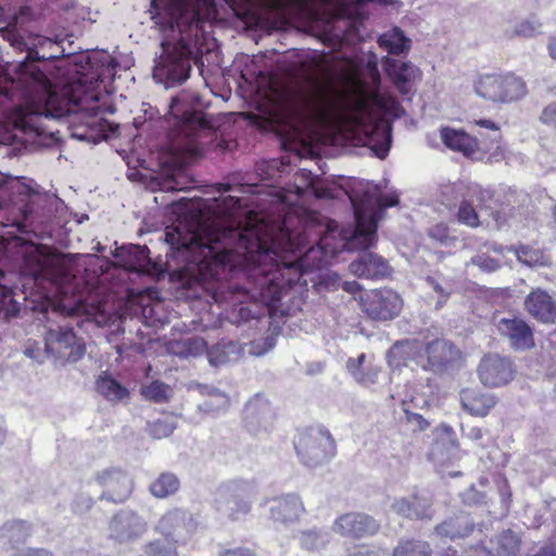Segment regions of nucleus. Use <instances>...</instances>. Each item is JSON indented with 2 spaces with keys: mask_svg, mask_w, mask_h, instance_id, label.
<instances>
[{
  "mask_svg": "<svg viewBox=\"0 0 556 556\" xmlns=\"http://www.w3.org/2000/svg\"><path fill=\"white\" fill-rule=\"evenodd\" d=\"M348 1L353 4H356V5H362V4H365L368 2H372L374 0H348Z\"/></svg>",
  "mask_w": 556,
  "mask_h": 556,
  "instance_id": "nucleus-61",
  "label": "nucleus"
},
{
  "mask_svg": "<svg viewBox=\"0 0 556 556\" xmlns=\"http://www.w3.org/2000/svg\"><path fill=\"white\" fill-rule=\"evenodd\" d=\"M420 503L417 497H414L412 501L402 498L394 504L395 510L406 518L422 519L429 517L426 513L418 509Z\"/></svg>",
  "mask_w": 556,
  "mask_h": 556,
  "instance_id": "nucleus-36",
  "label": "nucleus"
},
{
  "mask_svg": "<svg viewBox=\"0 0 556 556\" xmlns=\"http://www.w3.org/2000/svg\"><path fill=\"white\" fill-rule=\"evenodd\" d=\"M242 3H260L269 9H278L281 7V0H239Z\"/></svg>",
  "mask_w": 556,
  "mask_h": 556,
  "instance_id": "nucleus-52",
  "label": "nucleus"
},
{
  "mask_svg": "<svg viewBox=\"0 0 556 556\" xmlns=\"http://www.w3.org/2000/svg\"><path fill=\"white\" fill-rule=\"evenodd\" d=\"M422 342L417 339L396 341L388 352L389 363L400 367L414 362L421 368Z\"/></svg>",
  "mask_w": 556,
  "mask_h": 556,
  "instance_id": "nucleus-25",
  "label": "nucleus"
},
{
  "mask_svg": "<svg viewBox=\"0 0 556 556\" xmlns=\"http://www.w3.org/2000/svg\"><path fill=\"white\" fill-rule=\"evenodd\" d=\"M407 422L413 426L414 431H425L430 426L429 421L421 414L405 410Z\"/></svg>",
  "mask_w": 556,
  "mask_h": 556,
  "instance_id": "nucleus-44",
  "label": "nucleus"
},
{
  "mask_svg": "<svg viewBox=\"0 0 556 556\" xmlns=\"http://www.w3.org/2000/svg\"><path fill=\"white\" fill-rule=\"evenodd\" d=\"M5 75L4 67L0 64V78Z\"/></svg>",
  "mask_w": 556,
  "mask_h": 556,
  "instance_id": "nucleus-62",
  "label": "nucleus"
},
{
  "mask_svg": "<svg viewBox=\"0 0 556 556\" xmlns=\"http://www.w3.org/2000/svg\"><path fill=\"white\" fill-rule=\"evenodd\" d=\"M35 55H38V52H35ZM38 60H39V58L38 56H34L33 55V51H29L27 53L26 60L23 61V63H26L28 65V71H36V70L41 71L37 65L34 64V62H36ZM21 64H22V62L17 66V73H18L17 81H12V85L16 89H20L22 91V96H24L25 84L21 83V77H22V71L20 68Z\"/></svg>",
  "mask_w": 556,
  "mask_h": 556,
  "instance_id": "nucleus-42",
  "label": "nucleus"
},
{
  "mask_svg": "<svg viewBox=\"0 0 556 556\" xmlns=\"http://www.w3.org/2000/svg\"><path fill=\"white\" fill-rule=\"evenodd\" d=\"M45 341L47 351L66 363H76L86 353L85 343L77 338L72 328L50 329Z\"/></svg>",
  "mask_w": 556,
  "mask_h": 556,
  "instance_id": "nucleus-12",
  "label": "nucleus"
},
{
  "mask_svg": "<svg viewBox=\"0 0 556 556\" xmlns=\"http://www.w3.org/2000/svg\"><path fill=\"white\" fill-rule=\"evenodd\" d=\"M421 368L433 372L445 369L451 361L452 345L445 340L434 339L422 342Z\"/></svg>",
  "mask_w": 556,
  "mask_h": 556,
  "instance_id": "nucleus-22",
  "label": "nucleus"
},
{
  "mask_svg": "<svg viewBox=\"0 0 556 556\" xmlns=\"http://www.w3.org/2000/svg\"><path fill=\"white\" fill-rule=\"evenodd\" d=\"M320 225L286 214L280 224L250 211L244 227L205 226L199 218L166 227V265L217 304L239 305L241 320L258 319L247 302L263 304L270 317L301 309L304 274L323 268L336 250Z\"/></svg>",
  "mask_w": 556,
  "mask_h": 556,
  "instance_id": "nucleus-1",
  "label": "nucleus"
},
{
  "mask_svg": "<svg viewBox=\"0 0 556 556\" xmlns=\"http://www.w3.org/2000/svg\"><path fill=\"white\" fill-rule=\"evenodd\" d=\"M468 438L472 441H478V440H481L482 437H483V431L481 428L479 427H473L469 430L468 432Z\"/></svg>",
  "mask_w": 556,
  "mask_h": 556,
  "instance_id": "nucleus-56",
  "label": "nucleus"
},
{
  "mask_svg": "<svg viewBox=\"0 0 556 556\" xmlns=\"http://www.w3.org/2000/svg\"><path fill=\"white\" fill-rule=\"evenodd\" d=\"M9 556H54L53 552L45 547H23L14 549Z\"/></svg>",
  "mask_w": 556,
  "mask_h": 556,
  "instance_id": "nucleus-43",
  "label": "nucleus"
},
{
  "mask_svg": "<svg viewBox=\"0 0 556 556\" xmlns=\"http://www.w3.org/2000/svg\"><path fill=\"white\" fill-rule=\"evenodd\" d=\"M97 481L103 488V496L111 502L123 503L131 494V479L123 470H104L98 475Z\"/></svg>",
  "mask_w": 556,
  "mask_h": 556,
  "instance_id": "nucleus-20",
  "label": "nucleus"
},
{
  "mask_svg": "<svg viewBox=\"0 0 556 556\" xmlns=\"http://www.w3.org/2000/svg\"><path fill=\"white\" fill-rule=\"evenodd\" d=\"M34 202L26 195L18 197L12 204L0 202V224L3 227H15L20 232H28L33 225ZM14 274L0 269V318L16 316L20 304L14 299L16 286L13 283Z\"/></svg>",
  "mask_w": 556,
  "mask_h": 556,
  "instance_id": "nucleus-7",
  "label": "nucleus"
},
{
  "mask_svg": "<svg viewBox=\"0 0 556 556\" xmlns=\"http://www.w3.org/2000/svg\"><path fill=\"white\" fill-rule=\"evenodd\" d=\"M501 337L515 350H530L534 346L532 328L521 318H501L496 324Z\"/></svg>",
  "mask_w": 556,
  "mask_h": 556,
  "instance_id": "nucleus-18",
  "label": "nucleus"
},
{
  "mask_svg": "<svg viewBox=\"0 0 556 556\" xmlns=\"http://www.w3.org/2000/svg\"><path fill=\"white\" fill-rule=\"evenodd\" d=\"M293 445L301 462L306 466H317L329 460L336 454L333 437L324 426H309L299 429Z\"/></svg>",
  "mask_w": 556,
  "mask_h": 556,
  "instance_id": "nucleus-10",
  "label": "nucleus"
},
{
  "mask_svg": "<svg viewBox=\"0 0 556 556\" xmlns=\"http://www.w3.org/2000/svg\"><path fill=\"white\" fill-rule=\"evenodd\" d=\"M351 243L364 250L349 265L350 271L362 279H383L391 275L392 268L389 262L382 256L367 251L369 248H362L359 241L352 237Z\"/></svg>",
  "mask_w": 556,
  "mask_h": 556,
  "instance_id": "nucleus-15",
  "label": "nucleus"
},
{
  "mask_svg": "<svg viewBox=\"0 0 556 556\" xmlns=\"http://www.w3.org/2000/svg\"><path fill=\"white\" fill-rule=\"evenodd\" d=\"M348 556H377L376 552L368 545L357 544Z\"/></svg>",
  "mask_w": 556,
  "mask_h": 556,
  "instance_id": "nucleus-50",
  "label": "nucleus"
},
{
  "mask_svg": "<svg viewBox=\"0 0 556 556\" xmlns=\"http://www.w3.org/2000/svg\"><path fill=\"white\" fill-rule=\"evenodd\" d=\"M334 529L342 536L362 540L376 535L380 531V523L368 514L351 511L336 519Z\"/></svg>",
  "mask_w": 556,
  "mask_h": 556,
  "instance_id": "nucleus-14",
  "label": "nucleus"
},
{
  "mask_svg": "<svg viewBox=\"0 0 556 556\" xmlns=\"http://www.w3.org/2000/svg\"><path fill=\"white\" fill-rule=\"evenodd\" d=\"M149 254L146 245L130 244L116 249L115 258L118 265L128 271L148 273L152 265Z\"/></svg>",
  "mask_w": 556,
  "mask_h": 556,
  "instance_id": "nucleus-24",
  "label": "nucleus"
},
{
  "mask_svg": "<svg viewBox=\"0 0 556 556\" xmlns=\"http://www.w3.org/2000/svg\"><path fill=\"white\" fill-rule=\"evenodd\" d=\"M393 556H432V548L426 541L406 539L401 540L394 547Z\"/></svg>",
  "mask_w": 556,
  "mask_h": 556,
  "instance_id": "nucleus-33",
  "label": "nucleus"
},
{
  "mask_svg": "<svg viewBox=\"0 0 556 556\" xmlns=\"http://www.w3.org/2000/svg\"><path fill=\"white\" fill-rule=\"evenodd\" d=\"M430 236L443 242L448 238V228L444 225H435L430 230Z\"/></svg>",
  "mask_w": 556,
  "mask_h": 556,
  "instance_id": "nucleus-51",
  "label": "nucleus"
},
{
  "mask_svg": "<svg viewBox=\"0 0 556 556\" xmlns=\"http://www.w3.org/2000/svg\"><path fill=\"white\" fill-rule=\"evenodd\" d=\"M81 70H83L81 72L80 71H76V74H77L76 79L80 76L81 73H84V74H91V73L99 72V73H101V80H100L99 85L103 81V76H104V68L103 67H96V68H93V66L90 65V71L89 72H85L86 71L85 66H81Z\"/></svg>",
  "mask_w": 556,
  "mask_h": 556,
  "instance_id": "nucleus-57",
  "label": "nucleus"
},
{
  "mask_svg": "<svg viewBox=\"0 0 556 556\" xmlns=\"http://www.w3.org/2000/svg\"><path fill=\"white\" fill-rule=\"evenodd\" d=\"M525 308L536 320L551 324L556 320V302L542 289L532 290L525 300Z\"/></svg>",
  "mask_w": 556,
  "mask_h": 556,
  "instance_id": "nucleus-23",
  "label": "nucleus"
},
{
  "mask_svg": "<svg viewBox=\"0 0 556 556\" xmlns=\"http://www.w3.org/2000/svg\"><path fill=\"white\" fill-rule=\"evenodd\" d=\"M543 24L541 21L532 15L530 18H525L518 22L514 28L511 36L521 38H533L542 34Z\"/></svg>",
  "mask_w": 556,
  "mask_h": 556,
  "instance_id": "nucleus-34",
  "label": "nucleus"
},
{
  "mask_svg": "<svg viewBox=\"0 0 556 556\" xmlns=\"http://www.w3.org/2000/svg\"><path fill=\"white\" fill-rule=\"evenodd\" d=\"M235 506L230 514L232 519H238L241 515H247L250 511V505L245 501L237 500L235 501Z\"/></svg>",
  "mask_w": 556,
  "mask_h": 556,
  "instance_id": "nucleus-48",
  "label": "nucleus"
},
{
  "mask_svg": "<svg viewBox=\"0 0 556 556\" xmlns=\"http://www.w3.org/2000/svg\"><path fill=\"white\" fill-rule=\"evenodd\" d=\"M81 70H83L81 72L80 71H76V74H77L76 79L80 76L81 73H84V74H91V73L99 72V73H101V80H100L99 85L103 81V76H104V68L103 67H96V68H93V66L90 65V71L89 72H85L86 71L85 66H81Z\"/></svg>",
  "mask_w": 556,
  "mask_h": 556,
  "instance_id": "nucleus-58",
  "label": "nucleus"
},
{
  "mask_svg": "<svg viewBox=\"0 0 556 556\" xmlns=\"http://www.w3.org/2000/svg\"><path fill=\"white\" fill-rule=\"evenodd\" d=\"M478 375L484 386L497 388L513 379L514 370L508 358L494 354L482 358L478 367Z\"/></svg>",
  "mask_w": 556,
  "mask_h": 556,
  "instance_id": "nucleus-17",
  "label": "nucleus"
},
{
  "mask_svg": "<svg viewBox=\"0 0 556 556\" xmlns=\"http://www.w3.org/2000/svg\"><path fill=\"white\" fill-rule=\"evenodd\" d=\"M185 511L174 509L166 513L159 521V530L164 534V538L154 539L148 542L142 551L144 556H178L177 540L173 534L185 521Z\"/></svg>",
  "mask_w": 556,
  "mask_h": 556,
  "instance_id": "nucleus-13",
  "label": "nucleus"
},
{
  "mask_svg": "<svg viewBox=\"0 0 556 556\" xmlns=\"http://www.w3.org/2000/svg\"><path fill=\"white\" fill-rule=\"evenodd\" d=\"M1 530L2 535L7 538L10 543H24L33 533L31 525L21 519L7 521Z\"/></svg>",
  "mask_w": 556,
  "mask_h": 556,
  "instance_id": "nucleus-32",
  "label": "nucleus"
},
{
  "mask_svg": "<svg viewBox=\"0 0 556 556\" xmlns=\"http://www.w3.org/2000/svg\"><path fill=\"white\" fill-rule=\"evenodd\" d=\"M442 556H460L458 552L453 547H447L443 549Z\"/></svg>",
  "mask_w": 556,
  "mask_h": 556,
  "instance_id": "nucleus-59",
  "label": "nucleus"
},
{
  "mask_svg": "<svg viewBox=\"0 0 556 556\" xmlns=\"http://www.w3.org/2000/svg\"><path fill=\"white\" fill-rule=\"evenodd\" d=\"M170 115L173 125L168 131V150L178 156H191L199 151L200 132L214 130L216 121L202 111L179 110V99L172 98Z\"/></svg>",
  "mask_w": 556,
  "mask_h": 556,
  "instance_id": "nucleus-6",
  "label": "nucleus"
},
{
  "mask_svg": "<svg viewBox=\"0 0 556 556\" xmlns=\"http://www.w3.org/2000/svg\"><path fill=\"white\" fill-rule=\"evenodd\" d=\"M539 121L556 132V101L545 105L539 116Z\"/></svg>",
  "mask_w": 556,
  "mask_h": 556,
  "instance_id": "nucleus-41",
  "label": "nucleus"
},
{
  "mask_svg": "<svg viewBox=\"0 0 556 556\" xmlns=\"http://www.w3.org/2000/svg\"><path fill=\"white\" fill-rule=\"evenodd\" d=\"M343 290L349 293H356L357 291H361V285L357 281H346L343 283Z\"/></svg>",
  "mask_w": 556,
  "mask_h": 556,
  "instance_id": "nucleus-53",
  "label": "nucleus"
},
{
  "mask_svg": "<svg viewBox=\"0 0 556 556\" xmlns=\"http://www.w3.org/2000/svg\"><path fill=\"white\" fill-rule=\"evenodd\" d=\"M440 138L447 149L462 153L465 157L475 159L482 152L478 138L464 129H455L450 126L441 127Z\"/></svg>",
  "mask_w": 556,
  "mask_h": 556,
  "instance_id": "nucleus-21",
  "label": "nucleus"
},
{
  "mask_svg": "<svg viewBox=\"0 0 556 556\" xmlns=\"http://www.w3.org/2000/svg\"><path fill=\"white\" fill-rule=\"evenodd\" d=\"M299 541L300 546L308 552L317 551L325 545L324 539L316 530H306L301 532Z\"/></svg>",
  "mask_w": 556,
  "mask_h": 556,
  "instance_id": "nucleus-38",
  "label": "nucleus"
},
{
  "mask_svg": "<svg viewBox=\"0 0 556 556\" xmlns=\"http://www.w3.org/2000/svg\"><path fill=\"white\" fill-rule=\"evenodd\" d=\"M96 390L109 402H121L129 397V391L108 371H102L96 380Z\"/></svg>",
  "mask_w": 556,
  "mask_h": 556,
  "instance_id": "nucleus-29",
  "label": "nucleus"
},
{
  "mask_svg": "<svg viewBox=\"0 0 556 556\" xmlns=\"http://www.w3.org/2000/svg\"><path fill=\"white\" fill-rule=\"evenodd\" d=\"M473 89L486 102L501 105L517 103L529 93L525 78L513 71L480 74Z\"/></svg>",
  "mask_w": 556,
  "mask_h": 556,
  "instance_id": "nucleus-9",
  "label": "nucleus"
},
{
  "mask_svg": "<svg viewBox=\"0 0 556 556\" xmlns=\"http://www.w3.org/2000/svg\"><path fill=\"white\" fill-rule=\"evenodd\" d=\"M361 311L375 321H389L396 318L403 308L401 295L388 288L365 291L358 299Z\"/></svg>",
  "mask_w": 556,
  "mask_h": 556,
  "instance_id": "nucleus-11",
  "label": "nucleus"
},
{
  "mask_svg": "<svg viewBox=\"0 0 556 556\" xmlns=\"http://www.w3.org/2000/svg\"><path fill=\"white\" fill-rule=\"evenodd\" d=\"M149 12L155 24L173 28L198 26L217 11L215 0H151Z\"/></svg>",
  "mask_w": 556,
  "mask_h": 556,
  "instance_id": "nucleus-8",
  "label": "nucleus"
},
{
  "mask_svg": "<svg viewBox=\"0 0 556 556\" xmlns=\"http://www.w3.org/2000/svg\"><path fill=\"white\" fill-rule=\"evenodd\" d=\"M223 187V190L224 191H229L230 190V186L227 184V185H220Z\"/></svg>",
  "mask_w": 556,
  "mask_h": 556,
  "instance_id": "nucleus-63",
  "label": "nucleus"
},
{
  "mask_svg": "<svg viewBox=\"0 0 556 556\" xmlns=\"http://www.w3.org/2000/svg\"><path fill=\"white\" fill-rule=\"evenodd\" d=\"M348 195L355 215L353 238L362 248H371L377 242L378 223L383 211L399 205L400 197L396 192L379 194L378 188L368 184H358Z\"/></svg>",
  "mask_w": 556,
  "mask_h": 556,
  "instance_id": "nucleus-4",
  "label": "nucleus"
},
{
  "mask_svg": "<svg viewBox=\"0 0 556 556\" xmlns=\"http://www.w3.org/2000/svg\"><path fill=\"white\" fill-rule=\"evenodd\" d=\"M36 275H38V276H39V275L43 276V275H45V268L41 266V267H40V269H39V271H38Z\"/></svg>",
  "mask_w": 556,
  "mask_h": 556,
  "instance_id": "nucleus-64",
  "label": "nucleus"
},
{
  "mask_svg": "<svg viewBox=\"0 0 556 556\" xmlns=\"http://www.w3.org/2000/svg\"><path fill=\"white\" fill-rule=\"evenodd\" d=\"M472 263L488 271H493L498 268V263L491 257L476 256L472 258Z\"/></svg>",
  "mask_w": 556,
  "mask_h": 556,
  "instance_id": "nucleus-47",
  "label": "nucleus"
},
{
  "mask_svg": "<svg viewBox=\"0 0 556 556\" xmlns=\"http://www.w3.org/2000/svg\"><path fill=\"white\" fill-rule=\"evenodd\" d=\"M340 109L329 88L319 86L315 94L302 96L290 103L287 123L298 135L309 137L318 128L328 126Z\"/></svg>",
  "mask_w": 556,
  "mask_h": 556,
  "instance_id": "nucleus-5",
  "label": "nucleus"
},
{
  "mask_svg": "<svg viewBox=\"0 0 556 556\" xmlns=\"http://www.w3.org/2000/svg\"><path fill=\"white\" fill-rule=\"evenodd\" d=\"M218 556H257V554L254 548L242 545L224 548L218 553Z\"/></svg>",
  "mask_w": 556,
  "mask_h": 556,
  "instance_id": "nucleus-45",
  "label": "nucleus"
},
{
  "mask_svg": "<svg viewBox=\"0 0 556 556\" xmlns=\"http://www.w3.org/2000/svg\"><path fill=\"white\" fill-rule=\"evenodd\" d=\"M271 517L282 523L294 522L304 514L305 508L301 497L296 494L280 496L271 507Z\"/></svg>",
  "mask_w": 556,
  "mask_h": 556,
  "instance_id": "nucleus-27",
  "label": "nucleus"
},
{
  "mask_svg": "<svg viewBox=\"0 0 556 556\" xmlns=\"http://www.w3.org/2000/svg\"><path fill=\"white\" fill-rule=\"evenodd\" d=\"M382 63L389 79L403 96L409 94L413 85L421 78L420 70L410 62H401L386 56Z\"/></svg>",
  "mask_w": 556,
  "mask_h": 556,
  "instance_id": "nucleus-19",
  "label": "nucleus"
},
{
  "mask_svg": "<svg viewBox=\"0 0 556 556\" xmlns=\"http://www.w3.org/2000/svg\"><path fill=\"white\" fill-rule=\"evenodd\" d=\"M218 213L225 217H231L236 210L241 206V200L237 197L226 195L215 199Z\"/></svg>",
  "mask_w": 556,
  "mask_h": 556,
  "instance_id": "nucleus-39",
  "label": "nucleus"
},
{
  "mask_svg": "<svg viewBox=\"0 0 556 556\" xmlns=\"http://www.w3.org/2000/svg\"><path fill=\"white\" fill-rule=\"evenodd\" d=\"M472 123L476 126L483 127V128L496 131L497 132L496 141H500L502 139L500 126L495 122H493L491 119L480 118V119H475Z\"/></svg>",
  "mask_w": 556,
  "mask_h": 556,
  "instance_id": "nucleus-49",
  "label": "nucleus"
},
{
  "mask_svg": "<svg viewBox=\"0 0 556 556\" xmlns=\"http://www.w3.org/2000/svg\"><path fill=\"white\" fill-rule=\"evenodd\" d=\"M547 51L549 56L556 60V35L548 38Z\"/></svg>",
  "mask_w": 556,
  "mask_h": 556,
  "instance_id": "nucleus-55",
  "label": "nucleus"
},
{
  "mask_svg": "<svg viewBox=\"0 0 556 556\" xmlns=\"http://www.w3.org/2000/svg\"><path fill=\"white\" fill-rule=\"evenodd\" d=\"M160 71L172 84H182L191 72V51L187 45L174 46L166 50L160 63Z\"/></svg>",
  "mask_w": 556,
  "mask_h": 556,
  "instance_id": "nucleus-16",
  "label": "nucleus"
},
{
  "mask_svg": "<svg viewBox=\"0 0 556 556\" xmlns=\"http://www.w3.org/2000/svg\"><path fill=\"white\" fill-rule=\"evenodd\" d=\"M457 220L471 228H476L480 225L479 215L471 202L467 200L460 202L457 211Z\"/></svg>",
  "mask_w": 556,
  "mask_h": 556,
  "instance_id": "nucleus-37",
  "label": "nucleus"
},
{
  "mask_svg": "<svg viewBox=\"0 0 556 556\" xmlns=\"http://www.w3.org/2000/svg\"><path fill=\"white\" fill-rule=\"evenodd\" d=\"M139 518L136 514L121 511L111 519V536L118 542H126L139 535Z\"/></svg>",
  "mask_w": 556,
  "mask_h": 556,
  "instance_id": "nucleus-28",
  "label": "nucleus"
},
{
  "mask_svg": "<svg viewBox=\"0 0 556 556\" xmlns=\"http://www.w3.org/2000/svg\"><path fill=\"white\" fill-rule=\"evenodd\" d=\"M141 393L149 401L163 403L167 402L169 399V387L160 380H154L146 386Z\"/></svg>",
  "mask_w": 556,
  "mask_h": 556,
  "instance_id": "nucleus-35",
  "label": "nucleus"
},
{
  "mask_svg": "<svg viewBox=\"0 0 556 556\" xmlns=\"http://www.w3.org/2000/svg\"><path fill=\"white\" fill-rule=\"evenodd\" d=\"M365 359L366 355L362 353L356 358H349L346 362V367L349 371L359 383H367L374 381L372 379H369L362 369Z\"/></svg>",
  "mask_w": 556,
  "mask_h": 556,
  "instance_id": "nucleus-40",
  "label": "nucleus"
},
{
  "mask_svg": "<svg viewBox=\"0 0 556 556\" xmlns=\"http://www.w3.org/2000/svg\"><path fill=\"white\" fill-rule=\"evenodd\" d=\"M20 68L21 83L25 84L24 96H22L25 108L21 110L16 124L25 132L45 135L42 118H61L68 115L73 109L88 110L89 104L99 101L101 80L99 72L81 73L77 79L64 84L58 92L42 71H28L26 63H22Z\"/></svg>",
  "mask_w": 556,
  "mask_h": 556,
  "instance_id": "nucleus-2",
  "label": "nucleus"
},
{
  "mask_svg": "<svg viewBox=\"0 0 556 556\" xmlns=\"http://www.w3.org/2000/svg\"><path fill=\"white\" fill-rule=\"evenodd\" d=\"M180 488L178 477L169 471L160 473L150 484L149 491L156 498H166L177 493Z\"/></svg>",
  "mask_w": 556,
  "mask_h": 556,
  "instance_id": "nucleus-31",
  "label": "nucleus"
},
{
  "mask_svg": "<svg viewBox=\"0 0 556 556\" xmlns=\"http://www.w3.org/2000/svg\"><path fill=\"white\" fill-rule=\"evenodd\" d=\"M433 289H434V291H435L437 293L442 294V295H444L445 298H447V296H448V294H447V293H444L443 288H442L439 283H434V285H433Z\"/></svg>",
  "mask_w": 556,
  "mask_h": 556,
  "instance_id": "nucleus-60",
  "label": "nucleus"
},
{
  "mask_svg": "<svg viewBox=\"0 0 556 556\" xmlns=\"http://www.w3.org/2000/svg\"><path fill=\"white\" fill-rule=\"evenodd\" d=\"M368 70H369L372 83L378 85L380 83V74L377 68V65L375 63H368Z\"/></svg>",
  "mask_w": 556,
  "mask_h": 556,
  "instance_id": "nucleus-54",
  "label": "nucleus"
},
{
  "mask_svg": "<svg viewBox=\"0 0 556 556\" xmlns=\"http://www.w3.org/2000/svg\"><path fill=\"white\" fill-rule=\"evenodd\" d=\"M435 533L441 536L454 539L460 535L458 529L454 527L453 520H445L435 527Z\"/></svg>",
  "mask_w": 556,
  "mask_h": 556,
  "instance_id": "nucleus-46",
  "label": "nucleus"
},
{
  "mask_svg": "<svg viewBox=\"0 0 556 556\" xmlns=\"http://www.w3.org/2000/svg\"><path fill=\"white\" fill-rule=\"evenodd\" d=\"M410 39L407 38L400 27H393L381 34L378 38L379 47L389 54L400 55L410 50Z\"/></svg>",
  "mask_w": 556,
  "mask_h": 556,
  "instance_id": "nucleus-30",
  "label": "nucleus"
},
{
  "mask_svg": "<svg viewBox=\"0 0 556 556\" xmlns=\"http://www.w3.org/2000/svg\"><path fill=\"white\" fill-rule=\"evenodd\" d=\"M337 78L346 92L340 97L353 98L348 106L350 114L348 124L357 143L369 147L376 156L384 159L391 148L392 125L386 116L374 110L371 104L388 110L387 101L377 91L368 92L362 78L361 63L352 58H340L336 65Z\"/></svg>",
  "mask_w": 556,
  "mask_h": 556,
  "instance_id": "nucleus-3",
  "label": "nucleus"
},
{
  "mask_svg": "<svg viewBox=\"0 0 556 556\" xmlns=\"http://www.w3.org/2000/svg\"><path fill=\"white\" fill-rule=\"evenodd\" d=\"M460 402L471 416L485 417L497 404V399L477 389H465L460 393Z\"/></svg>",
  "mask_w": 556,
  "mask_h": 556,
  "instance_id": "nucleus-26",
  "label": "nucleus"
}]
</instances>
